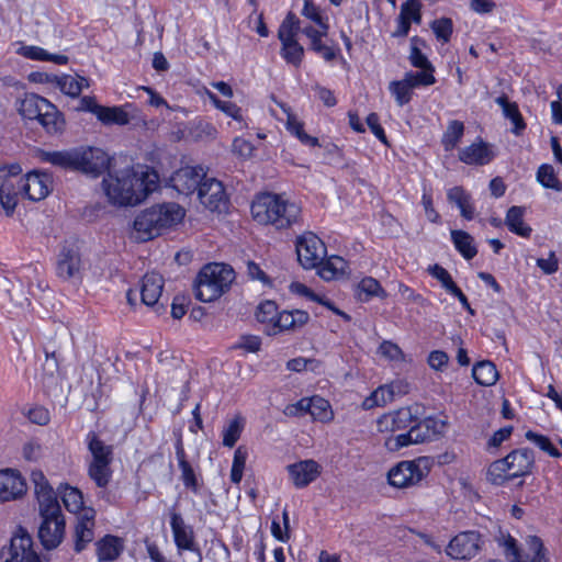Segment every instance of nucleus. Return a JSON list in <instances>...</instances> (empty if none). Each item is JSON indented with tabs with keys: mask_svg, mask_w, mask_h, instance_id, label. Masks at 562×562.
<instances>
[{
	"mask_svg": "<svg viewBox=\"0 0 562 562\" xmlns=\"http://www.w3.org/2000/svg\"><path fill=\"white\" fill-rule=\"evenodd\" d=\"M393 400L392 391H390L389 385L383 384L364 398L362 402V407L364 409H372L374 407L384 406Z\"/></svg>",
	"mask_w": 562,
	"mask_h": 562,
	"instance_id": "8fccbe9b",
	"label": "nucleus"
},
{
	"mask_svg": "<svg viewBox=\"0 0 562 562\" xmlns=\"http://www.w3.org/2000/svg\"><path fill=\"white\" fill-rule=\"evenodd\" d=\"M85 441L91 454L88 475L98 487H105L112 476L110 465L113 460V448L102 441L93 431L87 434Z\"/></svg>",
	"mask_w": 562,
	"mask_h": 562,
	"instance_id": "423d86ee",
	"label": "nucleus"
},
{
	"mask_svg": "<svg viewBox=\"0 0 562 562\" xmlns=\"http://www.w3.org/2000/svg\"><path fill=\"white\" fill-rule=\"evenodd\" d=\"M422 3L419 0H406L401 5V12L397 19V27L394 36H406L409 32L411 24H419L422 22Z\"/></svg>",
	"mask_w": 562,
	"mask_h": 562,
	"instance_id": "7c9ffc66",
	"label": "nucleus"
},
{
	"mask_svg": "<svg viewBox=\"0 0 562 562\" xmlns=\"http://www.w3.org/2000/svg\"><path fill=\"white\" fill-rule=\"evenodd\" d=\"M482 543L477 531H462L450 540L446 552L452 559L470 560L480 552Z\"/></svg>",
	"mask_w": 562,
	"mask_h": 562,
	"instance_id": "dca6fc26",
	"label": "nucleus"
},
{
	"mask_svg": "<svg viewBox=\"0 0 562 562\" xmlns=\"http://www.w3.org/2000/svg\"><path fill=\"white\" fill-rule=\"evenodd\" d=\"M525 209L521 206H512L506 214L505 224L508 229L524 238L531 235V227L524 221Z\"/></svg>",
	"mask_w": 562,
	"mask_h": 562,
	"instance_id": "79ce46f5",
	"label": "nucleus"
},
{
	"mask_svg": "<svg viewBox=\"0 0 562 562\" xmlns=\"http://www.w3.org/2000/svg\"><path fill=\"white\" fill-rule=\"evenodd\" d=\"M302 14L305 18H307L308 20H311L312 22H314L317 25L316 29H322L323 25H329L328 24V19L325 18L322 14V11L319 10V8L316 7L310 0H305L304 1Z\"/></svg>",
	"mask_w": 562,
	"mask_h": 562,
	"instance_id": "680f3d73",
	"label": "nucleus"
},
{
	"mask_svg": "<svg viewBox=\"0 0 562 562\" xmlns=\"http://www.w3.org/2000/svg\"><path fill=\"white\" fill-rule=\"evenodd\" d=\"M526 438L538 446L541 450L546 451L549 456L553 458H559L561 456L548 437L529 430L526 432Z\"/></svg>",
	"mask_w": 562,
	"mask_h": 562,
	"instance_id": "052dcab7",
	"label": "nucleus"
},
{
	"mask_svg": "<svg viewBox=\"0 0 562 562\" xmlns=\"http://www.w3.org/2000/svg\"><path fill=\"white\" fill-rule=\"evenodd\" d=\"M417 38H412V47L409 54L411 64L419 69H428L434 68L429 63L428 58L420 52V49L416 46Z\"/></svg>",
	"mask_w": 562,
	"mask_h": 562,
	"instance_id": "69168bd1",
	"label": "nucleus"
},
{
	"mask_svg": "<svg viewBox=\"0 0 562 562\" xmlns=\"http://www.w3.org/2000/svg\"><path fill=\"white\" fill-rule=\"evenodd\" d=\"M504 460L512 480L528 475L535 462L533 453L529 449L514 450Z\"/></svg>",
	"mask_w": 562,
	"mask_h": 562,
	"instance_id": "bb28decb",
	"label": "nucleus"
},
{
	"mask_svg": "<svg viewBox=\"0 0 562 562\" xmlns=\"http://www.w3.org/2000/svg\"><path fill=\"white\" fill-rule=\"evenodd\" d=\"M97 119L104 125H126L130 122V116L122 106L102 105Z\"/></svg>",
	"mask_w": 562,
	"mask_h": 562,
	"instance_id": "a18cd8bd",
	"label": "nucleus"
},
{
	"mask_svg": "<svg viewBox=\"0 0 562 562\" xmlns=\"http://www.w3.org/2000/svg\"><path fill=\"white\" fill-rule=\"evenodd\" d=\"M205 95L218 111L232 119L228 124L233 130L243 131L249 127L245 111L239 105L228 100H221L210 90H205Z\"/></svg>",
	"mask_w": 562,
	"mask_h": 562,
	"instance_id": "393cba45",
	"label": "nucleus"
},
{
	"mask_svg": "<svg viewBox=\"0 0 562 562\" xmlns=\"http://www.w3.org/2000/svg\"><path fill=\"white\" fill-rule=\"evenodd\" d=\"M428 272L436 278L448 292L456 285L449 272L439 265L429 266Z\"/></svg>",
	"mask_w": 562,
	"mask_h": 562,
	"instance_id": "338daca9",
	"label": "nucleus"
},
{
	"mask_svg": "<svg viewBox=\"0 0 562 562\" xmlns=\"http://www.w3.org/2000/svg\"><path fill=\"white\" fill-rule=\"evenodd\" d=\"M278 314V307L276 303L272 301H265L260 303L259 306L257 307V321L266 326V333L267 329H271L273 327V323H276Z\"/></svg>",
	"mask_w": 562,
	"mask_h": 562,
	"instance_id": "864d4df0",
	"label": "nucleus"
},
{
	"mask_svg": "<svg viewBox=\"0 0 562 562\" xmlns=\"http://www.w3.org/2000/svg\"><path fill=\"white\" fill-rule=\"evenodd\" d=\"M42 522L38 529V538L46 550L57 548L65 536V519L60 507L56 510H40Z\"/></svg>",
	"mask_w": 562,
	"mask_h": 562,
	"instance_id": "9b49d317",
	"label": "nucleus"
},
{
	"mask_svg": "<svg viewBox=\"0 0 562 562\" xmlns=\"http://www.w3.org/2000/svg\"><path fill=\"white\" fill-rule=\"evenodd\" d=\"M94 518L95 510L89 508L85 510L83 516L78 517L75 527V550L81 552L94 538Z\"/></svg>",
	"mask_w": 562,
	"mask_h": 562,
	"instance_id": "c756f323",
	"label": "nucleus"
},
{
	"mask_svg": "<svg viewBox=\"0 0 562 562\" xmlns=\"http://www.w3.org/2000/svg\"><path fill=\"white\" fill-rule=\"evenodd\" d=\"M16 53L27 59L38 61H50L56 65H66L69 58L63 54H52L46 49L35 45H22Z\"/></svg>",
	"mask_w": 562,
	"mask_h": 562,
	"instance_id": "58836bf2",
	"label": "nucleus"
},
{
	"mask_svg": "<svg viewBox=\"0 0 562 562\" xmlns=\"http://www.w3.org/2000/svg\"><path fill=\"white\" fill-rule=\"evenodd\" d=\"M26 492L22 475L12 469L0 470V504L21 498Z\"/></svg>",
	"mask_w": 562,
	"mask_h": 562,
	"instance_id": "b1692460",
	"label": "nucleus"
},
{
	"mask_svg": "<svg viewBox=\"0 0 562 562\" xmlns=\"http://www.w3.org/2000/svg\"><path fill=\"white\" fill-rule=\"evenodd\" d=\"M31 480L34 484V494L38 503V510H56L57 507H60L53 487L41 471H33Z\"/></svg>",
	"mask_w": 562,
	"mask_h": 562,
	"instance_id": "a878e982",
	"label": "nucleus"
},
{
	"mask_svg": "<svg viewBox=\"0 0 562 562\" xmlns=\"http://www.w3.org/2000/svg\"><path fill=\"white\" fill-rule=\"evenodd\" d=\"M20 195H23V192L19 179L5 178L0 186V205L7 215L14 212Z\"/></svg>",
	"mask_w": 562,
	"mask_h": 562,
	"instance_id": "e433bc0d",
	"label": "nucleus"
},
{
	"mask_svg": "<svg viewBox=\"0 0 562 562\" xmlns=\"http://www.w3.org/2000/svg\"><path fill=\"white\" fill-rule=\"evenodd\" d=\"M289 477L296 488H304L315 482L323 472V467L313 459H305L286 467Z\"/></svg>",
	"mask_w": 562,
	"mask_h": 562,
	"instance_id": "5701e85b",
	"label": "nucleus"
},
{
	"mask_svg": "<svg viewBox=\"0 0 562 562\" xmlns=\"http://www.w3.org/2000/svg\"><path fill=\"white\" fill-rule=\"evenodd\" d=\"M85 270L86 265L78 247L72 244L64 245L56 257V276L65 282L78 284L82 281Z\"/></svg>",
	"mask_w": 562,
	"mask_h": 562,
	"instance_id": "1a4fd4ad",
	"label": "nucleus"
},
{
	"mask_svg": "<svg viewBox=\"0 0 562 562\" xmlns=\"http://www.w3.org/2000/svg\"><path fill=\"white\" fill-rule=\"evenodd\" d=\"M46 81L55 85L63 93L71 98L78 97L83 89L90 86L86 77L78 75H46Z\"/></svg>",
	"mask_w": 562,
	"mask_h": 562,
	"instance_id": "473e14b6",
	"label": "nucleus"
},
{
	"mask_svg": "<svg viewBox=\"0 0 562 562\" xmlns=\"http://www.w3.org/2000/svg\"><path fill=\"white\" fill-rule=\"evenodd\" d=\"M310 319L307 312L302 310L279 312L276 323L271 329H267L268 335H277L283 330H294L305 325Z\"/></svg>",
	"mask_w": 562,
	"mask_h": 562,
	"instance_id": "2f4dec72",
	"label": "nucleus"
},
{
	"mask_svg": "<svg viewBox=\"0 0 562 562\" xmlns=\"http://www.w3.org/2000/svg\"><path fill=\"white\" fill-rule=\"evenodd\" d=\"M159 183L157 172L148 166L113 169L102 180L108 201L117 206H134L144 202Z\"/></svg>",
	"mask_w": 562,
	"mask_h": 562,
	"instance_id": "f257e3e1",
	"label": "nucleus"
},
{
	"mask_svg": "<svg viewBox=\"0 0 562 562\" xmlns=\"http://www.w3.org/2000/svg\"><path fill=\"white\" fill-rule=\"evenodd\" d=\"M109 166L110 157L104 150L94 147L76 149L75 170L98 177L106 170Z\"/></svg>",
	"mask_w": 562,
	"mask_h": 562,
	"instance_id": "2eb2a0df",
	"label": "nucleus"
},
{
	"mask_svg": "<svg viewBox=\"0 0 562 562\" xmlns=\"http://www.w3.org/2000/svg\"><path fill=\"white\" fill-rule=\"evenodd\" d=\"M124 544L121 538L108 535L97 542V554L100 562H110L119 558Z\"/></svg>",
	"mask_w": 562,
	"mask_h": 562,
	"instance_id": "ea45409f",
	"label": "nucleus"
},
{
	"mask_svg": "<svg viewBox=\"0 0 562 562\" xmlns=\"http://www.w3.org/2000/svg\"><path fill=\"white\" fill-rule=\"evenodd\" d=\"M245 427V418L236 415L223 427V445L232 448L236 445Z\"/></svg>",
	"mask_w": 562,
	"mask_h": 562,
	"instance_id": "de8ad7c7",
	"label": "nucleus"
},
{
	"mask_svg": "<svg viewBox=\"0 0 562 562\" xmlns=\"http://www.w3.org/2000/svg\"><path fill=\"white\" fill-rule=\"evenodd\" d=\"M472 376L475 382L483 386H492L498 380V371L491 361H480L472 369Z\"/></svg>",
	"mask_w": 562,
	"mask_h": 562,
	"instance_id": "c03bdc74",
	"label": "nucleus"
},
{
	"mask_svg": "<svg viewBox=\"0 0 562 562\" xmlns=\"http://www.w3.org/2000/svg\"><path fill=\"white\" fill-rule=\"evenodd\" d=\"M23 195L31 201L45 199L52 190V177L42 171H30L19 178Z\"/></svg>",
	"mask_w": 562,
	"mask_h": 562,
	"instance_id": "4be33fe9",
	"label": "nucleus"
},
{
	"mask_svg": "<svg viewBox=\"0 0 562 562\" xmlns=\"http://www.w3.org/2000/svg\"><path fill=\"white\" fill-rule=\"evenodd\" d=\"M15 109L24 121H37L49 134L64 130L63 114L52 102L38 94L25 93L16 100Z\"/></svg>",
	"mask_w": 562,
	"mask_h": 562,
	"instance_id": "20e7f679",
	"label": "nucleus"
},
{
	"mask_svg": "<svg viewBox=\"0 0 562 562\" xmlns=\"http://www.w3.org/2000/svg\"><path fill=\"white\" fill-rule=\"evenodd\" d=\"M451 239L456 249L463 256L464 259H472L477 250L474 245L472 236L464 231H451Z\"/></svg>",
	"mask_w": 562,
	"mask_h": 562,
	"instance_id": "49530a36",
	"label": "nucleus"
},
{
	"mask_svg": "<svg viewBox=\"0 0 562 562\" xmlns=\"http://www.w3.org/2000/svg\"><path fill=\"white\" fill-rule=\"evenodd\" d=\"M59 494L66 509L78 517L83 516L85 510L90 507L85 506L83 495L80 490L70 485H60Z\"/></svg>",
	"mask_w": 562,
	"mask_h": 562,
	"instance_id": "4c0bfd02",
	"label": "nucleus"
},
{
	"mask_svg": "<svg viewBox=\"0 0 562 562\" xmlns=\"http://www.w3.org/2000/svg\"><path fill=\"white\" fill-rule=\"evenodd\" d=\"M251 215L259 224L282 229L297 223L301 207L284 195L261 193L251 203Z\"/></svg>",
	"mask_w": 562,
	"mask_h": 562,
	"instance_id": "7ed1b4c3",
	"label": "nucleus"
},
{
	"mask_svg": "<svg viewBox=\"0 0 562 562\" xmlns=\"http://www.w3.org/2000/svg\"><path fill=\"white\" fill-rule=\"evenodd\" d=\"M464 132V125L460 121H451L442 137V144L446 150H452L460 142Z\"/></svg>",
	"mask_w": 562,
	"mask_h": 562,
	"instance_id": "6e6d98bb",
	"label": "nucleus"
},
{
	"mask_svg": "<svg viewBox=\"0 0 562 562\" xmlns=\"http://www.w3.org/2000/svg\"><path fill=\"white\" fill-rule=\"evenodd\" d=\"M431 30L438 40L447 43L452 34V21L447 18L435 20L431 23Z\"/></svg>",
	"mask_w": 562,
	"mask_h": 562,
	"instance_id": "0e129e2a",
	"label": "nucleus"
},
{
	"mask_svg": "<svg viewBox=\"0 0 562 562\" xmlns=\"http://www.w3.org/2000/svg\"><path fill=\"white\" fill-rule=\"evenodd\" d=\"M316 268L318 276L325 281L338 280L349 273L348 262L339 256L324 258Z\"/></svg>",
	"mask_w": 562,
	"mask_h": 562,
	"instance_id": "f704fd0d",
	"label": "nucleus"
},
{
	"mask_svg": "<svg viewBox=\"0 0 562 562\" xmlns=\"http://www.w3.org/2000/svg\"><path fill=\"white\" fill-rule=\"evenodd\" d=\"M356 296L362 302H368L372 297H386V292L380 282L372 277L362 278L356 288Z\"/></svg>",
	"mask_w": 562,
	"mask_h": 562,
	"instance_id": "37998d69",
	"label": "nucleus"
},
{
	"mask_svg": "<svg viewBox=\"0 0 562 562\" xmlns=\"http://www.w3.org/2000/svg\"><path fill=\"white\" fill-rule=\"evenodd\" d=\"M184 216L186 210L178 203L153 205L137 214L131 237L136 241H147L182 223Z\"/></svg>",
	"mask_w": 562,
	"mask_h": 562,
	"instance_id": "f03ea898",
	"label": "nucleus"
},
{
	"mask_svg": "<svg viewBox=\"0 0 562 562\" xmlns=\"http://www.w3.org/2000/svg\"><path fill=\"white\" fill-rule=\"evenodd\" d=\"M432 465L434 460L430 457L401 461L389 470L387 481L397 488L414 486L429 474Z\"/></svg>",
	"mask_w": 562,
	"mask_h": 562,
	"instance_id": "6e6552de",
	"label": "nucleus"
},
{
	"mask_svg": "<svg viewBox=\"0 0 562 562\" xmlns=\"http://www.w3.org/2000/svg\"><path fill=\"white\" fill-rule=\"evenodd\" d=\"M206 179V172L201 166H183L176 170L170 179V187L179 194L189 196L198 194L200 187Z\"/></svg>",
	"mask_w": 562,
	"mask_h": 562,
	"instance_id": "4468645a",
	"label": "nucleus"
},
{
	"mask_svg": "<svg viewBox=\"0 0 562 562\" xmlns=\"http://www.w3.org/2000/svg\"><path fill=\"white\" fill-rule=\"evenodd\" d=\"M389 91L398 106L407 104L413 97V89L404 77L401 80L391 81L389 83Z\"/></svg>",
	"mask_w": 562,
	"mask_h": 562,
	"instance_id": "3c124183",
	"label": "nucleus"
},
{
	"mask_svg": "<svg viewBox=\"0 0 562 562\" xmlns=\"http://www.w3.org/2000/svg\"><path fill=\"white\" fill-rule=\"evenodd\" d=\"M328 30L329 25H323L322 29H316L314 26H305L303 29L302 32L310 40L312 50H317V47H321L324 44L322 40L327 36Z\"/></svg>",
	"mask_w": 562,
	"mask_h": 562,
	"instance_id": "e2e57ef3",
	"label": "nucleus"
},
{
	"mask_svg": "<svg viewBox=\"0 0 562 562\" xmlns=\"http://www.w3.org/2000/svg\"><path fill=\"white\" fill-rule=\"evenodd\" d=\"M299 30L296 18L290 13L282 21L278 31V37L281 42L280 54L288 64L295 67L301 65L304 56V48L296 38Z\"/></svg>",
	"mask_w": 562,
	"mask_h": 562,
	"instance_id": "9d476101",
	"label": "nucleus"
},
{
	"mask_svg": "<svg viewBox=\"0 0 562 562\" xmlns=\"http://www.w3.org/2000/svg\"><path fill=\"white\" fill-rule=\"evenodd\" d=\"M378 353L385 358L389 361L393 362H403L405 361V356L402 351V349L394 342L390 340H384L381 342Z\"/></svg>",
	"mask_w": 562,
	"mask_h": 562,
	"instance_id": "bf43d9fd",
	"label": "nucleus"
},
{
	"mask_svg": "<svg viewBox=\"0 0 562 562\" xmlns=\"http://www.w3.org/2000/svg\"><path fill=\"white\" fill-rule=\"evenodd\" d=\"M495 157L492 146L482 139L462 148L459 151L460 161L467 165L484 166L490 164Z\"/></svg>",
	"mask_w": 562,
	"mask_h": 562,
	"instance_id": "cd10ccee",
	"label": "nucleus"
},
{
	"mask_svg": "<svg viewBox=\"0 0 562 562\" xmlns=\"http://www.w3.org/2000/svg\"><path fill=\"white\" fill-rule=\"evenodd\" d=\"M295 247L299 262L305 269L316 268L327 252L323 240L311 232L299 236Z\"/></svg>",
	"mask_w": 562,
	"mask_h": 562,
	"instance_id": "ddd939ff",
	"label": "nucleus"
},
{
	"mask_svg": "<svg viewBox=\"0 0 562 562\" xmlns=\"http://www.w3.org/2000/svg\"><path fill=\"white\" fill-rule=\"evenodd\" d=\"M496 541L512 562H547L543 543L537 536H529L526 540L528 550L532 553L531 559L521 557L517 542L510 535L499 531Z\"/></svg>",
	"mask_w": 562,
	"mask_h": 562,
	"instance_id": "f8f14e48",
	"label": "nucleus"
},
{
	"mask_svg": "<svg viewBox=\"0 0 562 562\" xmlns=\"http://www.w3.org/2000/svg\"><path fill=\"white\" fill-rule=\"evenodd\" d=\"M487 480L494 485H502L506 481L512 480L507 473V467L504 459L496 460L487 469Z\"/></svg>",
	"mask_w": 562,
	"mask_h": 562,
	"instance_id": "4d7b16f0",
	"label": "nucleus"
},
{
	"mask_svg": "<svg viewBox=\"0 0 562 562\" xmlns=\"http://www.w3.org/2000/svg\"><path fill=\"white\" fill-rule=\"evenodd\" d=\"M247 458H248V452L245 448L238 447L235 450L232 470H231V480L233 483H235V484L240 483V481L243 479L244 469L246 465Z\"/></svg>",
	"mask_w": 562,
	"mask_h": 562,
	"instance_id": "13d9d810",
	"label": "nucleus"
},
{
	"mask_svg": "<svg viewBox=\"0 0 562 562\" xmlns=\"http://www.w3.org/2000/svg\"><path fill=\"white\" fill-rule=\"evenodd\" d=\"M235 279L234 270L225 263L204 266L195 280V296L201 302H213L222 296Z\"/></svg>",
	"mask_w": 562,
	"mask_h": 562,
	"instance_id": "39448f33",
	"label": "nucleus"
},
{
	"mask_svg": "<svg viewBox=\"0 0 562 562\" xmlns=\"http://www.w3.org/2000/svg\"><path fill=\"white\" fill-rule=\"evenodd\" d=\"M233 153L241 158H249L254 153V145L241 137H235L232 144Z\"/></svg>",
	"mask_w": 562,
	"mask_h": 562,
	"instance_id": "774afa93",
	"label": "nucleus"
},
{
	"mask_svg": "<svg viewBox=\"0 0 562 562\" xmlns=\"http://www.w3.org/2000/svg\"><path fill=\"white\" fill-rule=\"evenodd\" d=\"M311 414L313 419L321 423H329L334 418V412L329 402L321 396L304 397L285 408L286 415Z\"/></svg>",
	"mask_w": 562,
	"mask_h": 562,
	"instance_id": "f3484780",
	"label": "nucleus"
},
{
	"mask_svg": "<svg viewBox=\"0 0 562 562\" xmlns=\"http://www.w3.org/2000/svg\"><path fill=\"white\" fill-rule=\"evenodd\" d=\"M447 200L459 210L464 220L471 221L475 217L476 210L473 198L464 188L456 186L448 189Z\"/></svg>",
	"mask_w": 562,
	"mask_h": 562,
	"instance_id": "72a5a7b5",
	"label": "nucleus"
},
{
	"mask_svg": "<svg viewBox=\"0 0 562 562\" xmlns=\"http://www.w3.org/2000/svg\"><path fill=\"white\" fill-rule=\"evenodd\" d=\"M414 416L409 408L402 407L397 411L383 414L376 419V429L380 434L385 436L384 441L397 431L411 429L414 424Z\"/></svg>",
	"mask_w": 562,
	"mask_h": 562,
	"instance_id": "6ab92c4d",
	"label": "nucleus"
},
{
	"mask_svg": "<svg viewBox=\"0 0 562 562\" xmlns=\"http://www.w3.org/2000/svg\"><path fill=\"white\" fill-rule=\"evenodd\" d=\"M404 79L411 85L413 90L418 87H428L436 82L434 68L408 71L404 75Z\"/></svg>",
	"mask_w": 562,
	"mask_h": 562,
	"instance_id": "5fc2aeb1",
	"label": "nucleus"
},
{
	"mask_svg": "<svg viewBox=\"0 0 562 562\" xmlns=\"http://www.w3.org/2000/svg\"><path fill=\"white\" fill-rule=\"evenodd\" d=\"M170 528L178 554L184 551L200 553L193 527L188 525L177 512L170 514Z\"/></svg>",
	"mask_w": 562,
	"mask_h": 562,
	"instance_id": "aec40b11",
	"label": "nucleus"
},
{
	"mask_svg": "<svg viewBox=\"0 0 562 562\" xmlns=\"http://www.w3.org/2000/svg\"><path fill=\"white\" fill-rule=\"evenodd\" d=\"M9 557L3 562H37L38 554L33 549V540L30 533L19 527L13 533L8 548Z\"/></svg>",
	"mask_w": 562,
	"mask_h": 562,
	"instance_id": "a211bd4d",
	"label": "nucleus"
},
{
	"mask_svg": "<svg viewBox=\"0 0 562 562\" xmlns=\"http://www.w3.org/2000/svg\"><path fill=\"white\" fill-rule=\"evenodd\" d=\"M162 288L164 279L160 274L154 272L145 274L139 289L142 303L147 306L155 305L161 296Z\"/></svg>",
	"mask_w": 562,
	"mask_h": 562,
	"instance_id": "c9c22d12",
	"label": "nucleus"
},
{
	"mask_svg": "<svg viewBox=\"0 0 562 562\" xmlns=\"http://www.w3.org/2000/svg\"><path fill=\"white\" fill-rule=\"evenodd\" d=\"M495 102L502 108L504 116L512 122V132L515 135H520L526 128V124L519 112L518 105L515 102H510L506 95L497 97Z\"/></svg>",
	"mask_w": 562,
	"mask_h": 562,
	"instance_id": "a19ab883",
	"label": "nucleus"
},
{
	"mask_svg": "<svg viewBox=\"0 0 562 562\" xmlns=\"http://www.w3.org/2000/svg\"><path fill=\"white\" fill-rule=\"evenodd\" d=\"M447 424L445 420L428 417L417 425H413L406 432H401L396 437L387 438L384 442V447L386 450L395 452L411 445L429 441L445 434Z\"/></svg>",
	"mask_w": 562,
	"mask_h": 562,
	"instance_id": "0eeeda50",
	"label": "nucleus"
},
{
	"mask_svg": "<svg viewBox=\"0 0 562 562\" xmlns=\"http://www.w3.org/2000/svg\"><path fill=\"white\" fill-rule=\"evenodd\" d=\"M196 196L200 203L212 212L224 211L228 202L223 183L215 178L206 177Z\"/></svg>",
	"mask_w": 562,
	"mask_h": 562,
	"instance_id": "412c9836",
	"label": "nucleus"
},
{
	"mask_svg": "<svg viewBox=\"0 0 562 562\" xmlns=\"http://www.w3.org/2000/svg\"><path fill=\"white\" fill-rule=\"evenodd\" d=\"M276 104L282 110L286 116L285 128L294 137H296L303 145L310 147H318V138L308 135L304 131V123L294 114L289 105L283 102L276 101Z\"/></svg>",
	"mask_w": 562,
	"mask_h": 562,
	"instance_id": "c85d7f7f",
	"label": "nucleus"
},
{
	"mask_svg": "<svg viewBox=\"0 0 562 562\" xmlns=\"http://www.w3.org/2000/svg\"><path fill=\"white\" fill-rule=\"evenodd\" d=\"M537 180L547 189H551L557 192L562 191V182L559 180L554 168L551 165L544 164L538 168Z\"/></svg>",
	"mask_w": 562,
	"mask_h": 562,
	"instance_id": "603ef678",
	"label": "nucleus"
},
{
	"mask_svg": "<svg viewBox=\"0 0 562 562\" xmlns=\"http://www.w3.org/2000/svg\"><path fill=\"white\" fill-rule=\"evenodd\" d=\"M76 149L70 151H41L40 159L61 168L75 169Z\"/></svg>",
	"mask_w": 562,
	"mask_h": 562,
	"instance_id": "09e8293b",
	"label": "nucleus"
}]
</instances>
